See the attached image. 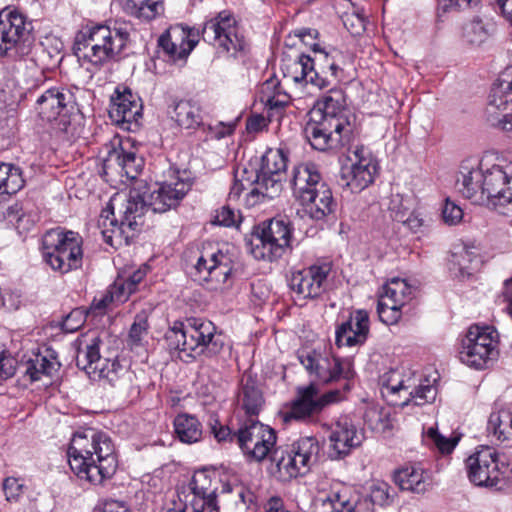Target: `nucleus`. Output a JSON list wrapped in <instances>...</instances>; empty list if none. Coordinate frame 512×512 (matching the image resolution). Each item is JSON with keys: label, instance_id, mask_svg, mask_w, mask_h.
Returning a JSON list of instances; mask_svg holds the SVG:
<instances>
[{"label": "nucleus", "instance_id": "7c9ffc66", "mask_svg": "<svg viewBox=\"0 0 512 512\" xmlns=\"http://www.w3.org/2000/svg\"><path fill=\"white\" fill-rule=\"evenodd\" d=\"M512 105V70L506 69L491 88L488 99V111L494 113L507 110Z\"/></svg>", "mask_w": 512, "mask_h": 512}, {"label": "nucleus", "instance_id": "7ed1b4c3", "mask_svg": "<svg viewBox=\"0 0 512 512\" xmlns=\"http://www.w3.org/2000/svg\"><path fill=\"white\" fill-rule=\"evenodd\" d=\"M132 31L133 26L129 22L116 21L113 26L87 24L75 35L74 54L79 60L99 69L123 52L130 42Z\"/></svg>", "mask_w": 512, "mask_h": 512}, {"label": "nucleus", "instance_id": "f257e3e1", "mask_svg": "<svg viewBox=\"0 0 512 512\" xmlns=\"http://www.w3.org/2000/svg\"><path fill=\"white\" fill-rule=\"evenodd\" d=\"M170 178L153 185L144 181L136 182L124 210L120 211V218L115 217L111 204L102 211L98 225L107 244L113 245L115 239L128 244L129 239L144 225L146 212L164 213L179 205L190 190L191 183L181 177L179 171H172Z\"/></svg>", "mask_w": 512, "mask_h": 512}, {"label": "nucleus", "instance_id": "20e7f679", "mask_svg": "<svg viewBox=\"0 0 512 512\" xmlns=\"http://www.w3.org/2000/svg\"><path fill=\"white\" fill-rule=\"evenodd\" d=\"M215 326L202 318H189L186 323L175 322L165 334L167 347L177 351L180 359L188 362L201 354H218L224 343L215 336Z\"/></svg>", "mask_w": 512, "mask_h": 512}, {"label": "nucleus", "instance_id": "e2e57ef3", "mask_svg": "<svg viewBox=\"0 0 512 512\" xmlns=\"http://www.w3.org/2000/svg\"><path fill=\"white\" fill-rule=\"evenodd\" d=\"M240 221L239 212L232 209L230 206H223L214 219V223H217L222 226L231 227L236 225Z\"/></svg>", "mask_w": 512, "mask_h": 512}, {"label": "nucleus", "instance_id": "6e6552de", "mask_svg": "<svg viewBox=\"0 0 512 512\" xmlns=\"http://www.w3.org/2000/svg\"><path fill=\"white\" fill-rule=\"evenodd\" d=\"M320 444L317 438L306 436L293 442L287 448L273 451L271 460L275 463L278 478L287 481L306 474L318 462Z\"/></svg>", "mask_w": 512, "mask_h": 512}, {"label": "nucleus", "instance_id": "37998d69", "mask_svg": "<svg viewBox=\"0 0 512 512\" xmlns=\"http://www.w3.org/2000/svg\"><path fill=\"white\" fill-rule=\"evenodd\" d=\"M331 501L335 512H370L374 509L368 495L346 498L344 493H337Z\"/></svg>", "mask_w": 512, "mask_h": 512}, {"label": "nucleus", "instance_id": "4c0bfd02", "mask_svg": "<svg viewBox=\"0 0 512 512\" xmlns=\"http://www.w3.org/2000/svg\"><path fill=\"white\" fill-rule=\"evenodd\" d=\"M173 424L175 433L181 442L193 444L200 441L202 425L195 416L179 414L175 417Z\"/></svg>", "mask_w": 512, "mask_h": 512}, {"label": "nucleus", "instance_id": "c9c22d12", "mask_svg": "<svg viewBox=\"0 0 512 512\" xmlns=\"http://www.w3.org/2000/svg\"><path fill=\"white\" fill-rule=\"evenodd\" d=\"M394 482L401 489L414 493H424L427 482L423 469L416 466H406L394 473Z\"/></svg>", "mask_w": 512, "mask_h": 512}, {"label": "nucleus", "instance_id": "9b49d317", "mask_svg": "<svg viewBox=\"0 0 512 512\" xmlns=\"http://www.w3.org/2000/svg\"><path fill=\"white\" fill-rule=\"evenodd\" d=\"M498 333L491 326L471 325L461 341L459 359L477 370L488 368L498 356Z\"/></svg>", "mask_w": 512, "mask_h": 512}, {"label": "nucleus", "instance_id": "cd10ccee", "mask_svg": "<svg viewBox=\"0 0 512 512\" xmlns=\"http://www.w3.org/2000/svg\"><path fill=\"white\" fill-rule=\"evenodd\" d=\"M460 174L457 180L459 192L473 204L484 206V169L462 167Z\"/></svg>", "mask_w": 512, "mask_h": 512}, {"label": "nucleus", "instance_id": "69168bd1", "mask_svg": "<svg viewBox=\"0 0 512 512\" xmlns=\"http://www.w3.org/2000/svg\"><path fill=\"white\" fill-rule=\"evenodd\" d=\"M16 360L3 350L0 352V381L12 377L16 371Z\"/></svg>", "mask_w": 512, "mask_h": 512}, {"label": "nucleus", "instance_id": "ddd939ff", "mask_svg": "<svg viewBox=\"0 0 512 512\" xmlns=\"http://www.w3.org/2000/svg\"><path fill=\"white\" fill-rule=\"evenodd\" d=\"M352 129L346 118L324 119L318 111H310L304 134L311 147L325 152L339 149L350 140Z\"/></svg>", "mask_w": 512, "mask_h": 512}, {"label": "nucleus", "instance_id": "58836bf2", "mask_svg": "<svg viewBox=\"0 0 512 512\" xmlns=\"http://www.w3.org/2000/svg\"><path fill=\"white\" fill-rule=\"evenodd\" d=\"M413 291L414 288L406 280L393 278L383 286V293L379 298H389L393 301V305L403 307L412 299Z\"/></svg>", "mask_w": 512, "mask_h": 512}, {"label": "nucleus", "instance_id": "9d476101", "mask_svg": "<svg viewBox=\"0 0 512 512\" xmlns=\"http://www.w3.org/2000/svg\"><path fill=\"white\" fill-rule=\"evenodd\" d=\"M291 234L289 221L274 218L256 226L246 244L255 259L274 261L290 246Z\"/></svg>", "mask_w": 512, "mask_h": 512}, {"label": "nucleus", "instance_id": "6ab92c4d", "mask_svg": "<svg viewBox=\"0 0 512 512\" xmlns=\"http://www.w3.org/2000/svg\"><path fill=\"white\" fill-rule=\"evenodd\" d=\"M467 476L471 483L479 487L494 488L501 481L502 471L495 449L480 446L466 459Z\"/></svg>", "mask_w": 512, "mask_h": 512}, {"label": "nucleus", "instance_id": "f03ea898", "mask_svg": "<svg viewBox=\"0 0 512 512\" xmlns=\"http://www.w3.org/2000/svg\"><path fill=\"white\" fill-rule=\"evenodd\" d=\"M67 455L71 470L93 484L112 477L118 465L111 438L92 428L74 433Z\"/></svg>", "mask_w": 512, "mask_h": 512}, {"label": "nucleus", "instance_id": "473e14b6", "mask_svg": "<svg viewBox=\"0 0 512 512\" xmlns=\"http://www.w3.org/2000/svg\"><path fill=\"white\" fill-rule=\"evenodd\" d=\"M295 66L300 69V73L293 77L295 82L305 81L306 84H311L319 90L332 88L328 77L319 71L316 61L310 55L302 53L295 62Z\"/></svg>", "mask_w": 512, "mask_h": 512}, {"label": "nucleus", "instance_id": "c03bdc74", "mask_svg": "<svg viewBox=\"0 0 512 512\" xmlns=\"http://www.w3.org/2000/svg\"><path fill=\"white\" fill-rule=\"evenodd\" d=\"M288 155L284 148H269L261 158L260 169L274 175H285Z\"/></svg>", "mask_w": 512, "mask_h": 512}, {"label": "nucleus", "instance_id": "8fccbe9b", "mask_svg": "<svg viewBox=\"0 0 512 512\" xmlns=\"http://www.w3.org/2000/svg\"><path fill=\"white\" fill-rule=\"evenodd\" d=\"M147 274V266L140 267L124 280H117L114 283L116 289L115 295L119 301H125L134 293L138 284L145 278Z\"/></svg>", "mask_w": 512, "mask_h": 512}, {"label": "nucleus", "instance_id": "864d4df0", "mask_svg": "<svg viewBox=\"0 0 512 512\" xmlns=\"http://www.w3.org/2000/svg\"><path fill=\"white\" fill-rule=\"evenodd\" d=\"M464 36L471 44L479 45L487 39L488 32L483 22L475 19L465 26Z\"/></svg>", "mask_w": 512, "mask_h": 512}, {"label": "nucleus", "instance_id": "b1692460", "mask_svg": "<svg viewBox=\"0 0 512 512\" xmlns=\"http://www.w3.org/2000/svg\"><path fill=\"white\" fill-rule=\"evenodd\" d=\"M362 434L347 417L340 418L333 426L330 435V457L339 459L348 455L362 442Z\"/></svg>", "mask_w": 512, "mask_h": 512}, {"label": "nucleus", "instance_id": "f3484780", "mask_svg": "<svg viewBox=\"0 0 512 512\" xmlns=\"http://www.w3.org/2000/svg\"><path fill=\"white\" fill-rule=\"evenodd\" d=\"M340 399L341 391L338 389L321 394L317 385L313 382L306 386H299L296 390V397L291 403V408L285 413L283 419L285 422L291 419L305 420L319 414L327 405Z\"/></svg>", "mask_w": 512, "mask_h": 512}, {"label": "nucleus", "instance_id": "c85d7f7f", "mask_svg": "<svg viewBox=\"0 0 512 512\" xmlns=\"http://www.w3.org/2000/svg\"><path fill=\"white\" fill-rule=\"evenodd\" d=\"M282 180L283 176L266 173V171L259 169L253 180H247L248 185L251 187L248 197L251 199L257 198V200L253 201V204L256 203L260 197L263 199H273L282 191Z\"/></svg>", "mask_w": 512, "mask_h": 512}, {"label": "nucleus", "instance_id": "2eb2a0df", "mask_svg": "<svg viewBox=\"0 0 512 512\" xmlns=\"http://www.w3.org/2000/svg\"><path fill=\"white\" fill-rule=\"evenodd\" d=\"M484 206L500 214L512 213V162L484 169Z\"/></svg>", "mask_w": 512, "mask_h": 512}, {"label": "nucleus", "instance_id": "774afa93", "mask_svg": "<svg viewBox=\"0 0 512 512\" xmlns=\"http://www.w3.org/2000/svg\"><path fill=\"white\" fill-rule=\"evenodd\" d=\"M458 440V438H447L440 434L433 444L441 453H451L456 447Z\"/></svg>", "mask_w": 512, "mask_h": 512}, {"label": "nucleus", "instance_id": "a211bd4d", "mask_svg": "<svg viewBox=\"0 0 512 512\" xmlns=\"http://www.w3.org/2000/svg\"><path fill=\"white\" fill-rule=\"evenodd\" d=\"M298 359L305 369L322 383H331L340 378L349 379L351 376V362L349 359H340L328 353L316 350H302Z\"/></svg>", "mask_w": 512, "mask_h": 512}, {"label": "nucleus", "instance_id": "412c9836", "mask_svg": "<svg viewBox=\"0 0 512 512\" xmlns=\"http://www.w3.org/2000/svg\"><path fill=\"white\" fill-rule=\"evenodd\" d=\"M331 270L330 262L312 265L306 270L294 272L289 285L299 297L315 298L325 291Z\"/></svg>", "mask_w": 512, "mask_h": 512}, {"label": "nucleus", "instance_id": "603ef678", "mask_svg": "<svg viewBox=\"0 0 512 512\" xmlns=\"http://www.w3.org/2000/svg\"><path fill=\"white\" fill-rule=\"evenodd\" d=\"M388 208L391 213V217L395 221H406L408 220L407 215L409 214V211H411L410 199L404 198L400 194L392 195Z\"/></svg>", "mask_w": 512, "mask_h": 512}, {"label": "nucleus", "instance_id": "ea45409f", "mask_svg": "<svg viewBox=\"0 0 512 512\" xmlns=\"http://www.w3.org/2000/svg\"><path fill=\"white\" fill-rule=\"evenodd\" d=\"M126 10L143 20H153L164 12L163 0H127Z\"/></svg>", "mask_w": 512, "mask_h": 512}, {"label": "nucleus", "instance_id": "13d9d810", "mask_svg": "<svg viewBox=\"0 0 512 512\" xmlns=\"http://www.w3.org/2000/svg\"><path fill=\"white\" fill-rule=\"evenodd\" d=\"M369 501L372 502L373 506H385L389 504V485L385 482L374 484L370 488Z\"/></svg>", "mask_w": 512, "mask_h": 512}, {"label": "nucleus", "instance_id": "4d7b16f0", "mask_svg": "<svg viewBox=\"0 0 512 512\" xmlns=\"http://www.w3.org/2000/svg\"><path fill=\"white\" fill-rule=\"evenodd\" d=\"M345 28L354 36L361 35L365 31V18L357 12L345 13L342 16Z\"/></svg>", "mask_w": 512, "mask_h": 512}, {"label": "nucleus", "instance_id": "393cba45", "mask_svg": "<svg viewBox=\"0 0 512 512\" xmlns=\"http://www.w3.org/2000/svg\"><path fill=\"white\" fill-rule=\"evenodd\" d=\"M369 334V315L365 310H357L336 329V344L341 346L362 345Z\"/></svg>", "mask_w": 512, "mask_h": 512}, {"label": "nucleus", "instance_id": "4be33fe9", "mask_svg": "<svg viewBox=\"0 0 512 512\" xmlns=\"http://www.w3.org/2000/svg\"><path fill=\"white\" fill-rule=\"evenodd\" d=\"M75 105L73 92L67 87L58 86L46 89L38 96L35 110L41 120L52 122L71 112Z\"/></svg>", "mask_w": 512, "mask_h": 512}, {"label": "nucleus", "instance_id": "3c124183", "mask_svg": "<svg viewBox=\"0 0 512 512\" xmlns=\"http://www.w3.org/2000/svg\"><path fill=\"white\" fill-rule=\"evenodd\" d=\"M393 304V301L389 298H379L378 300L377 313L379 319L387 325H393L401 318L400 310L402 307Z\"/></svg>", "mask_w": 512, "mask_h": 512}, {"label": "nucleus", "instance_id": "bf43d9fd", "mask_svg": "<svg viewBox=\"0 0 512 512\" xmlns=\"http://www.w3.org/2000/svg\"><path fill=\"white\" fill-rule=\"evenodd\" d=\"M442 218L448 225H457L463 219V210L453 201L446 199L442 209Z\"/></svg>", "mask_w": 512, "mask_h": 512}, {"label": "nucleus", "instance_id": "a19ab883", "mask_svg": "<svg viewBox=\"0 0 512 512\" xmlns=\"http://www.w3.org/2000/svg\"><path fill=\"white\" fill-rule=\"evenodd\" d=\"M344 96L342 91L330 88L329 94L325 95L322 101L317 103L311 111H318L324 119L345 118L342 115Z\"/></svg>", "mask_w": 512, "mask_h": 512}, {"label": "nucleus", "instance_id": "052dcab7", "mask_svg": "<svg viewBox=\"0 0 512 512\" xmlns=\"http://www.w3.org/2000/svg\"><path fill=\"white\" fill-rule=\"evenodd\" d=\"M505 110H499L494 113H489L488 107L486 108L488 122L501 130L512 132V113H505L501 115Z\"/></svg>", "mask_w": 512, "mask_h": 512}, {"label": "nucleus", "instance_id": "5701e85b", "mask_svg": "<svg viewBox=\"0 0 512 512\" xmlns=\"http://www.w3.org/2000/svg\"><path fill=\"white\" fill-rule=\"evenodd\" d=\"M143 163L130 139H125L119 140L117 146L108 151L104 159V168L115 169L127 178L135 179L142 170Z\"/></svg>", "mask_w": 512, "mask_h": 512}, {"label": "nucleus", "instance_id": "09e8293b", "mask_svg": "<svg viewBox=\"0 0 512 512\" xmlns=\"http://www.w3.org/2000/svg\"><path fill=\"white\" fill-rule=\"evenodd\" d=\"M192 491L194 498L191 501V505L194 512H219L215 490L207 491V489L198 486L196 482H194Z\"/></svg>", "mask_w": 512, "mask_h": 512}, {"label": "nucleus", "instance_id": "c756f323", "mask_svg": "<svg viewBox=\"0 0 512 512\" xmlns=\"http://www.w3.org/2000/svg\"><path fill=\"white\" fill-rule=\"evenodd\" d=\"M314 61L317 63L319 71L329 79L331 86H335L341 81L343 69L340 65L342 53L337 50L326 52L320 48L318 44H313Z\"/></svg>", "mask_w": 512, "mask_h": 512}, {"label": "nucleus", "instance_id": "39448f33", "mask_svg": "<svg viewBox=\"0 0 512 512\" xmlns=\"http://www.w3.org/2000/svg\"><path fill=\"white\" fill-rule=\"evenodd\" d=\"M291 185L293 195L311 219L323 220L334 212L336 202L332 191L323 181L316 164L307 162L295 166Z\"/></svg>", "mask_w": 512, "mask_h": 512}, {"label": "nucleus", "instance_id": "423d86ee", "mask_svg": "<svg viewBox=\"0 0 512 512\" xmlns=\"http://www.w3.org/2000/svg\"><path fill=\"white\" fill-rule=\"evenodd\" d=\"M41 252L44 262L61 274L82 266V238L73 231H47L42 237Z\"/></svg>", "mask_w": 512, "mask_h": 512}, {"label": "nucleus", "instance_id": "4468645a", "mask_svg": "<svg viewBox=\"0 0 512 512\" xmlns=\"http://www.w3.org/2000/svg\"><path fill=\"white\" fill-rule=\"evenodd\" d=\"M380 391L391 405L407 406L410 401L418 406L435 400L437 390L430 384H419L413 388L414 381L411 377L405 378L397 369H391L381 375Z\"/></svg>", "mask_w": 512, "mask_h": 512}, {"label": "nucleus", "instance_id": "a18cd8bd", "mask_svg": "<svg viewBox=\"0 0 512 512\" xmlns=\"http://www.w3.org/2000/svg\"><path fill=\"white\" fill-rule=\"evenodd\" d=\"M24 185V180L19 168L0 163V193L12 195L17 193Z\"/></svg>", "mask_w": 512, "mask_h": 512}, {"label": "nucleus", "instance_id": "2f4dec72", "mask_svg": "<svg viewBox=\"0 0 512 512\" xmlns=\"http://www.w3.org/2000/svg\"><path fill=\"white\" fill-rule=\"evenodd\" d=\"M171 118L184 129L195 130L205 127L201 106L190 100H181L173 107Z\"/></svg>", "mask_w": 512, "mask_h": 512}, {"label": "nucleus", "instance_id": "72a5a7b5", "mask_svg": "<svg viewBox=\"0 0 512 512\" xmlns=\"http://www.w3.org/2000/svg\"><path fill=\"white\" fill-rule=\"evenodd\" d=\"M238 403L249 416L258 415L262 409L264 404L263 394L256 380L251 376L242 379Z\"/></svg>", "mask_w": 512, "mask_h": 512}, {"label": "nucleus", "instance_id": "680f3d73", "mask_svg": "<svg viewBox=\"0 0 512 512\" xmlns=\"http://www.w3.org/2000/svg\"><path fill=\"white\" fill-rule=\"evenodd\" d=\"M148 323L143 315H137L129 331V339L134 345H139L147 334Z\"/></svg>", "mask_w": 512, "mask_h": 512}, {"label": "nucleus", "instance_id": "f704fd0d", "mask_svg": "<svg viewBox=\"0 0 512 512\" xmlns=\"http://www.w3.org/2000/svg\"><path fill=\"white\" fill-rule=\"evenodd\" d=\"M159 46L174 61L185 59L192 51L195 43L187 40L184 32L173 34L166 32L159 38Z\"/></svg>", "mask_w": 512, "mask_h": 512}, {"label": "nucleus", "instance_id": "f8f14e48", "mask_svg": "<svg viewBox=\"0 0 512 512\" xmlns=\"http://www.w3.org/2000/svg\"><path fill=\"white\" fill-rule=\"evenodd\" d=\"M33 26L27 17L9 7L0 11V56L27 55L33 43Z\"/></svg>", "mask_w": 512, "mask_h": 512}, {"label": "nucleus", "instance_id": "5fc2aeb1", "mask_svg": "<svg viewBox=\"0 0 512 512\" xmlns=\"http://www.w3.org/2000/svg\"><path fill=\"white\" fill-rule=\"evenodd\" d=\"M480 0H438L437 16L441 18L449 11H465L477 6Z\"/></svg>", "mask_w": 512, "mask_h": 512}, {"label": "nucleus", "instance_id": "a878e982", "mask_svg": "<svg viewBox=\"0 0 512 512\" xmlns=\"http://www.w3.org/2000/svg\"><path fill=\"white\" fill-rule=\"evenodd\" d=\"M116 93L117 95L111 98L110 118L117 124L137 122L142 116V105L139 103V99L130 90H125L122 93L116 91Z\"/></svg>", "mask_w": 512, "mask_h": 512}, {"label": "nucleus", "instance_id": "1a4fd4ad", "mask_svg": "<svg viewBox=\"0 0 512 512\" xmlns=\"http://www.w3.org/2000/svg\"><path fill=\"white\" fill-rule=\"evenodd\" d=\"M202 38L215 48L218 56L222 57L236 58L246 47L236 19L229 10L219 11L204 22Z\"/></svg>", "mask_w": 512, "mask_h": 512}, {"label": "nucleus", "instance_id": "e433bc0d", "mask_svg": "<svg viewBox=\"0 0 512 512\" xmlns=\"http://www.w3.org/2000/svg\"><path fill=\"white\" fill-rule=\"evenodd\" d=\"M232 260L222 252L210 254V266L207 281L215 282L214 289L220 288V285H228L233 275Z\"/></svg>", "mask_w": 512, "mask_h": 512}, {"label": "nucleus", "instance_id": "bb28decb", "mask_svg": "<svg viewBox=\"0 0 512 512\" xmlns=\"http://www.w3.org/2000/svg\"><path fill=\"white\" fill-rule=\"evenodd\" d=\"M60 362L53 351L47 350L46 354H33L21 365L23 374L29 377L31 382L39 381L43 377H53L60 369Z\"/></svg>", "mask_w": 512, "mask_h": 512}, {"label": "nucleus", "instance_id": "49530a36", "mask_svg": "<svg viewBox=\"0 0 512 512\" xmlns=\"http://www.w3.org/2000/svg\"><path fill=\"white\" fill-rule=\"evenodd\" d=\"M450 262L460 276H470L478 263V255L473 247L463 246L452 253Z\"/></svg>", "mask_w": 512, "mask_h": 512}, {"label": "nucleus", "instance_id": "79ce46f5", "mask_svg": "<svg viewBox=\"0 0 512 512\" xmlns=\"http://www.w3.org/2000/svg\"><path fill=\"white\" fill-rule=\"evenodd\" d=\"M488 430L500 441L508 440L512 437V411L503 408L490 414L488 420Z\"/></svg>", "mask_w": 512, "mask_h": 512}, {"label": "nucleus", "instance_id": "aec40b11", "mask_svg": "<svg viewBox=\"0 0 512 512\" xmlns=\"http://www.w3.org/2000/svg\"><path fill=\"white\" fill-rule=\"evenodd\" d=\"M352 155L353 157H350L352 163L341 168L338 183L341 187L357 193L373 182L376 163L363 146H356Z\"/></svg>", "mask_w": 512, "mask_h": 512}, {"label": "nucleus", "instance_id": "0e129e2a", "mask_svg": "<svg viewBox=\"0 0 512 512\" xmlns=\"http://www.w3.org/2000/svg\"><path fill=\"white\" fill-rule=\"evenodd\" d=\"M209 426L211 429V433L214 435V437L219 441H225L229 439L230 441H233L236 439L234 434L231 433V430L227 426H223L220 424L218 419L215 417V415H211L209 419Z\"/></svg>", "mask_w": 512, "mask_h": 512}, {"label": "nucleus", "instance_id": "dca6fc26", "mask_svg": "<svg viewBox=\"0 0 512 512\" xmlns=\"http://www.w3.org/2000/svg\"><path fill=\"white\" fill-rule=\"evenodd\" d=\"M242 452L251 460L262 461L276 444V432L268 425L249 418L234 433Z\"/></svg>", "mask_w": 512, "mask_h": 512}, {"label": "nucleus", "instance_id": "de8ad7c7", "mask_svg": "<svg viewBox=\"0 0 512 512\" xmlns=\"http://www.w3.org/2000/svg\"><path fill=\"white\" fill-rule=\"evenodd\" d=\"M363 419L365 424L375 432L384 433L392 427L389 413L377 405L368 406Z\"/></svg>", "mask_w": 512, "mask_h": 512}, {"label": "nucleus", "instance_id": "0eeeda50", "mask_svg": "<svg viewBox=\"0 0 512 512\" xmlns=\"http://www.w3.org/2000/svg\"><path fill=\"white\" fill-rule=\"evenodd\" d=\"M99 337H93L85 346L79 349L76 356V365L88 375L98 377L111 387L126 390L130 387L132 375L127 367L121 365L117 359H103L100 355Z\"/></svg>", "mask_w": 512, "mask_h": 512}, {"label": "nucleus", "instance_id": "6e6d98bb", "mask_svg": "<svg viewBox=\"0 0 512 512\" xmlns=\"http://www.w3.org/2000/svg\"><path fill=\"white\" fill-rule=\"evenodd\" d=\"M88 313L83 308L73 309L62 321V330L67 333L77 331L86 321Z\"/></svg>", "mask_w": 512, "mask_h": 512}, {"label": "nucleus", "instance_id": "338daca9", "mask_svg": "<svg viewBox=\"0 0 512 512\" xmlns=\"http://www.w3.org/2000/svg\"><path fill=\"white\" fill-rule=\"evenodd\" d=\"M22 485L18 483L15 478H7L3 483V489L8 501L17 500L21 491Z\"/></svg>", "mask_w": 512, "mask_h": 512}]
</instances>
